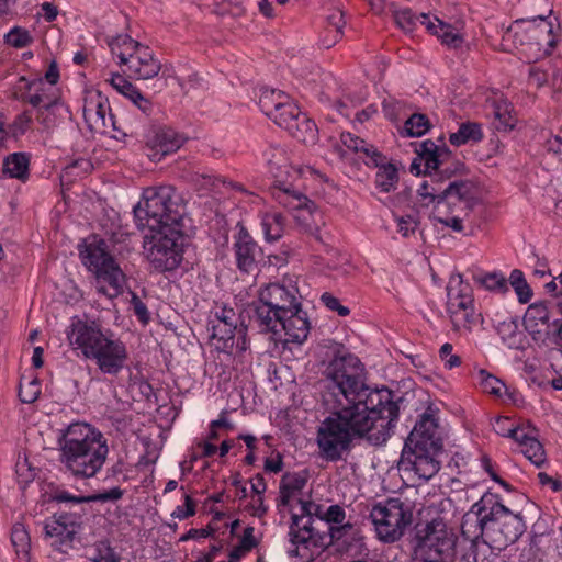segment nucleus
<instances>
[{"mask_svg":"<svg viewBox=\"0 0 562 562\" xmlns=\"http://www.w3.org/2000/svg\"><path fill=\"white\" fill-rule=\"evenodd\" d=\"M289 97L280 90L265 88L259 95V106L261 111L270 117L276 111L282 108Z\"/></svg>","mask_w":562,"mask_h":562,"instance_id":"nucleus-42","label":"nucleus"},{"mask_svg":"<svg viewBox=\"0 0 562 562\" xmlns=\"http://www.w3.org/2000/svg\"><path fill=\"white\" fill-rule=\"evenodd\" d=\"M476 383L479 384L482 392L495 397H502L507 390L505 383L502 380L488 373L484 369L477 371Z\"/></svg>","mask_w":562,"mask_h":562,"instance_id":"nucleus-45","label":"nucleus"},{"mask_svg":"<svg viewBox=\"0 0 562 562\" xmlns=\"http://www.w3.org/2000/svg\"><path fill=\"white\" fill-rule=\"evenodd\" d=\"M493 544H488L484 539L483 535L480 533V529L475 533L474 538L467 551L461 558V562H485L486 552L491 550Z\"/></svg>","mask_w":562,"mask_h":562,"instance_id":"nucleus-44","label":"nucleus"},{"mask_svg":"<svg viewBox=\"0 0 562 562\" xmlns=\"http://www.w3.org/2000/svg\"><path fill=\"white\" fill-rule=\"evenodd\" d=\"M305 480L297 475H286L280 486V496L278 506H290L294 509L293 503L296 502L297 493L304 486Z\"/></svg>","mask_w":562,"mask_h":562,"instance_id":"nucleus-37","label":"nucleus"},{"mask_svg":"<svg viewBox=\"0 0 562 562\" xmlns=\"http://www.w3.org/2000/svg\"><path fill=\"white\" fill-rule=\"evenodd\" d=\"M35 110V120L44 132H52L57 127L67 113L66 106L59 100L44 104Z\"/></svg>","mask_w":562,"mask_h":562,"instance_id":"nucleus-32","label":"nucleus"},{"mask_svg":"<svg viewBox=\"0 0 562 562\" xmlns=\"http://www.w3.org/2000/svg\"><path fill=\"white\" fill-rule=\"evenodd\" d=\"M509 283L514 288L520 303H527L532 296V291L528 285L522 271L514 269L509 276Z\"/></svg>","mask_w":562,"mask_h":562,"instance_id":"nucleus-51","label":"nucleus"},{"mask_svg":"<svg viewBox=\"0 0 562 562\" xmlns=\"http://www.w3.org/2000/svg\"><path fill=\"white\" fill-rule=\"evenodd\" d=\"M273 153H266L267 162L272 176L276 178V184L272 188L273 199L283 207L293 213V217L305 231L312 232L316 227L315 212L316 206L304 193L288 182L285 177L314 178L327 182L324 173L311 166L293 167L286 164L283 151L280 148H273Z\"/></svg>","mask_w":562,"mask_h":562,"instance_id":"nucleus-4","label":"nucleus"},{"mask_svg":"<svg viewBox=\"0 0 562 562\" xmlns=\"http://www.w3.org/2000/svg\"><path fill=\"white\" fill-rule=\"evenodd\" d=\"M66 336L71 349L94 361L102 373L116 375L125 367L128 357L125 344L103 331L95 322L72 319Z\"/></svg>","mask_w":562,"mask_h":562,"instance_id":"nucleus-5","label":"nucleus"},{"mask_svg":"<svg viewBox=\"0 0 562 562\" xmlns=\"http://www.w3.org/2000/svg\"><path fill=\"white\" fill-rule=\"evenodd\" d=\"M299 513H292L289 553L302 562L313 561L327 547V536L313 527L314 517L322 519L324 507L310 501L297 499Z\"/></svg>","mask_w":562,"mask_h":562,"instance_id":"nucleus-7","label":"nucleus"},{"mask_svg":"<svg viewBox=\"0 0 562 562\" xmlns=\"http://www.w3.org/2000/svg\"><path fill=\"white\" fill-rule=\"evenodd\" d=\"M234 249L238 268L251 272L256 268L261 249L244 227H240L235 237Z\"/></svg>","mask_w":562,"mask_h":562,"instance_id":"nucleus-24","label":"nucleus"},{"mask_svg":"<svg viewBox=\"0 0 562 562\" xmlns=\"http://www.w3.org/2000/svg\"><path fill=\"white\" fill-rule=\"evenodd\" d=\"M368 375L364 364L353 357V437L381 446L393 434L400 413L423 409L429 403L428 394L422 389L400 394L371 385Z\"/></svg>","mask_w":562,"mask_h":562,"instance_id":"nucleus-1","label":"nucleus"},{"mask_svg":"<svg viewBox=\"0 0 562 562\" xmlns=\"http://www.w3.org/2000/svg\"><path fill=\"white\" fill-rule=\"evenodd\" d=\"M11 541L18 553L26 554L30 548V537L22 525H15L12 529Z\"/></svg>","mask_w":562,"mask_h":562,"instance_id":"nucleus-54","label":"nucleus"},{"mask_svg":"<svg viewBox=\"0 0 562 562\" xmlns=\"http://www.w3.org/2000/svg\"><path fill=\"white\" fill-rule=\"evenodd\" d=\"M462 216H465L464 212H461L458 209L448 207V204L442 203V201H439L435 206L434 218L445 226L451 227L456 232H461L463 228Z\"/></svg>","mask_w":562,"mask_h":562,"instance_id":"nucleus-38","label":"nucleus"},{"mask_svg":"<svg viewBox=\"0 0 562 562\" xmlns=\"http://www.w3.org/2000/svg\"><path fill=\"white\" fill-rule=\"evenodd\" d=\"M394 19L398 27L403 31L409 33L415 30L416 22L419 19L422 21L420 15L417 18L414 15L411 9H403L394 12Z\"/></svg>","mask_w":562,"mask_h":562,"instance_id":"nucleus-55","label":"nucleus"},{"mask_svg":"<svg viewBox=\"0 0 562 562\" xmlns=\"http://www.w3.org/2000/svg\"><path fill=\"white\" fill-rule=\"evenodd\" d=\"M328 148L333 158L337 161H348L351 150V134L344 131L333 132L328 137Z\"/></svg>","mask_w":562,"mask_h":562,"instance_id":"nucleus-36","label":"nucleus"},{"mask_svg":"<svg viewBox=\"0 0 562 562\" xmlns=\"http://www.w3.org/2000/svg\"><path fill=\"white\" fill-rule=\"evenodd\" d=\"M440 452L436 450L403 448L401 464L414 471L419 479L428 481L440 469V461L437 459Z\"/></svg>","mask_w":562,"mask_h":562,"instance_id":"nucleus-20","label":"nucleus"},{"mask_svg":"<svg viewBox=\"0 0 562 562\" xmlns=\"http://www.w3.org/2000/svg\"><path fill=\"white\" fill-rule=\"evenodd\" d=\"M184 142L186 138L175 130L159 128L148 143L151 150L148 156L151 160H160L164 156L177 151Z\"/></svg>","mask_w":562,"mask_h":562,"instance_id":"nucleus-26","label":"nucleus"},{"mask_svg":"<svg viewBox=\"0 0 562 562\" xmlns=\"http://www.w3.org/2000/svg\"><path fill=\"white\" fill-rule=\"evenodd\" d=\"M479 202V188L472 181H453L443 188L442 203L464 212V215H469Z\"/></svg>","mask_w":562,"mask_h":562,"instance_id":"nucleus-21","label":"nucleus"},{"mask_svg":"<svg viewBox=\"0 0 562 562\" xmlns=\"http://www.w3.org/2000/svg\"><path fill=\"white\" fill-rule=\"evenodd\" d=\"M416 153L417 157L411 165L412 172L427 175L434 170L449 171L451 151L445 144L439 146L427 139L418 145Z\"/></svg>","mask_w":562,"mask_h":562,"instance_id":"nucleus-17","label":"nucleus"},{"mask_svg":"<svg viewBox=\"0 0 562 562\" xmlns=\"http://www.w3.org/2000/svg\"><path fill=\"white\" fill-rule=\"evenodd\" d=\"M290 133L299 142L314 143L317 138V126L312 120L301 114L299 121L294 124L293 131H290Z\"/></svg>","mask_w":562,"mask_h":562,"instance_id":"nucleus-47","label":"nucleus"},{"mask_svg":"<svg viewBox=\"0 0 562 562\" xmlns=\"http://www.w3.org/2000/svg\"><path fill=\"white\" fill-rule=\"evenodd\" d=\"M483 137L481 125L477 123L467 122L459 126L458 132L452 133L449 140L454 146H460L469 140L477 142Z\"/></svg>","mask_w":562,"mask_h":562,"instance_id":"nucleus-46","label":"nucleus"},{"mask_svg":"<svg viewBox=\"0 0 562 562\" xmlns=\"http://www.w3.org/2000/svg\"><path fill=\"white\" fill-rule=\"evenodd\" d=\"M447 291V311L449 316L457 314L461 310L475 308L472 289L470 284L464 283L460 277L458 280L453 279L449 282Z\"/></svg>","mask_w":562,"mask_h":562,"instance_id":"nucleus-28","label":"nucleus"},{"mask_svg":"<svg viewBox=\"0 0 562 562\" xmlns=\"http://www.w3.org/2000/svg\"><path fill=\"white\" fill-rule=\"evenodd\" d=\"M404 448L442 450L443 443L439 432L438 417L436 416V411L430 405H427L426 411L416 422L405 440Z\"/></svg>","mask_w":562,"mask_h":562,"instance_id":"nucleus-16","label":"nucleus"},{"mask_svg":"<svg viewBox=\"0 0 562 562\" xmlns=\"http://www.w3.org/2000/svg\"><path fill=\"white\" fill-rule=\"evenodd\" d=\"M325 376L335 404L334 412L318 429L317 443L327 459L337 460L351 441V353L348 347H334Z\"/></svg>","mask_w":562,"mask_h":562,"instance_id":"nucleus-2","label":"nucleus"},{"mask_svg":"<svg viewBox=\"0 0 562 562\" xmlns=\"http://www.w3.org/2000/svg\"><path fill=\"white\" fill-rule=\"evenodd\" d=\"M353 154L356 155L353 165H358L361 160L369 168H375L387 160L375 146L359 137H353Z\"/></svg>","mask_w":562,"mask_h":562,"instance_id":"nucleus-34","label":"nucleus"},{"mask_svg":"<svg viewBox=\"0 0 562 562\" xmlns=\"http://www.w3.org/2000/svg\"><path fill=\"white\" fill-rule=\"evenodd\" d=\"M195 514V503L190 495H184V504L177 506L171 516L179 520L187 519Z\"/></svg>","mask_w":562,"mask_h":562,"instance_id":"nucleus-60","label":"nucleus"},{"mask_svg":"<svg viewBox=\"0 0 562 562\" xmlns=\"http://www.w3.org/2000/svg\"><path fill=\"white\" fill-rule=\"evenodd\" d=\"M258 216L262 234L268 243L277 241L284 235L286 221L282 213L269 209L260 211Z\"/></svg>","mask_w":562,"mask_h":562,"instance_id":"nucleus-31","label":"nucleus"},{"mask_svg":"<svg viewBox=\"0 0 562 562\" xmlns=\"http://www.w3.org/2000/svg\"><path fill=\"white\" fill-rule=\"evenodd\" d=\"M340 88H341L340 83L336 80V78H334L331 76H327L326 82H325V89L322 92V100L328 102L330 105H333L336 109V111L340 115H342L344 117L347 119L349 115V109H348L347 104H345L340 100V94H339Z\"/></svg>","mask_w":562,"mask_h":562,"instance_id":"nucleus-40","label":"nucleus"},{"mask_svg":"<svg viewBox=\"0 0 562 562\" xmlns=\"http://www.w3.org/2000/svg\"><path fill=\"white\" fill-rule=\"evenodd\" d=\"M472 522H475L480 533H485L497 550L516 542L526 530L521 515L512 513L495 501L493 495H484L463 516V533L469 531Z\"/></svg>","mask_w":562,"mask_h":562,"instance_id":"nucleus-6","label":"nucleus"},{"mask_svg":"<svg viewBox=\"0 0 562 562\" xmlns=\"http://www.w3.org/2000/svg\"><path fill=\"white\" fill-rule=\"evenodd\" d=\"M535 429L530 426L528 427H514L510 430V438L514 439L517 443H519L520 449L526 445L529 440L536 438L533 436Z\"/></svg>","mask_w":562,"mask_h":562,"instance_id":"nucleus-64","label":"nucleus"},{"mask_svg":"<svg viewBox=\"0 0 562 562\" xmlns=\"http://www.w3.org/2000/svg\"><path fill=\"white\" fill-rule=\"evenodd\" d=\"M83 116L90 127L99 133L108 134L115 130V121L106 102L90 101L83 109Z\"/></svg>","mask_w":562,"mask_h":562,"instance_id":"nucleus-27","label":"nucleus"},{"mask_svg":"<svg viewBox=\"0 0 562 562\" xmlns=\"http://www.w3.org/2000/svg\"><path fill=\"white\" fill-rule=\"evenodd\" d=\"M78 526L69 515L54 516L45 520L44 531L46 538L53 539L52 546L59 550L70 547Z\"/></svg>","mask_w":562,"mask_h":562,"instance_id":"nucleus-22","label":"nucleus"},{"mask_svg":"<svg viewBox=\"0 0 562 562\" xmlns=\"http://www.w3.org/2000/svg\"><path fill=\"white\" fill-rule=\"evenodd\" d=\"M4 41L12 47L23 48L31 44L32 36L27 30L14 26L4 35Z\"/></svg>","mask_w":562,"mask_h":562,"instance_id":"nucleus-53","label":"nucleus"},{"mask_svg":"<svg viewBox=\"0 0 562 562\" xmlns=\"http://www.w3.org/2000/svg\"><path fill=\"white\" fill-rule=\"evenodd\" d=\"M493 114L495 117V127L498 131H510L515 126L516 120L509 111V104L506 101H497L493 105Z\"/></svg>","mask_w":562,"mask_h":562,"instance_id":"nucleus-49","label":"nucleus"},{"mask_svg":"<svg viewBox=\"0 0 562 562\" xmlns=\"http://www.w3.org/2000/svg\"><path fill=\"white\" fill-rule=\"evenodd\" d=\"M300 115L301 112L299 108L288 98L286 102H283L282 108L280 106L279 111H276L270 119L280 127L290 132L293 131L294 124L299 121Z\"/></svg>","mask_w":562,"mask_h":562,"instance_id":"nucleus-43","label":"nucleus"},{"mask_svg":"<svg viewBox=\"0 0 562 562\" xmlns=\"http://www.w3.org/2000/svg\"><path fill=\"white\" fill-rule=\"evenodd\" d=\"M59 463L64 473L77 480L94 477L109 454L108 440L86 423H72L58 439Z\"/></svg>","mask_w":562,"mask_h":562,"instance_id":"nucleus-3","label":"nucleus"},{"mask_svg":"<svg viewBox=\"0 0 562 562\" xmlns=\"http://www.w3.org/2000/svg\"><path fill=\"white\" fill-rule=\"evenodd\" d=\"M452 345L446 342L439 350L440 358L445 361V367L448 369H453L461 364V358L458 355H452Z\"/></svg>","mask_w":562,"mask_h":562,"instance_id":"nucleus-63","label":"nucleus"},{"mask_svg":"<svg viewBox=\"0 0 562 562\" xmlns=\"http://www.w3.org/2000/svg\"><path fill=\"white\" fill-rule=\"evenodd\" d=\"M549 311L542 303L531 304L524 316V325L530 333H540V325H548Z\"/></svg>","mask_w":562,"mask_h":562,"instance_id":"nucleus-41","label":"nucleus"},{"mask_svg":"<svg viewBox=\"0 0 562 562\" xmlns=\"http://www.w3.org/2000/svg\"><path fill=\"white\" fill-rule=\"evenodd\" d=\"M33 114L30 111H24L19 114L11 125V130L14 136L25 134L32 126Z\"/></svg>","mask_w":562,"mask_h":562,"instance_id":"nucleus-59","label":"nucleus"},{"mask_svg":"<svg viewBox=\"0 0 562 562\" xmlns=\"http://www.w3.org/2000/svg\"><path fill=\"white\" fill-rule=\"evenodd\" d=\"M278 326H281L284 330V344L301 345L306 340L310 331V323L301 305L293 308L289 314L282 315Z\"/></svg>","mask_w":562,"mask_h":562,"instance_id":"nucleus-25","label":"nucleus"},{"mask_svg":"<svg viewBox=\"0 0 562 562\" xmlns=\"http://www.w3.org/2000/svg\"><path fill=\"white\" fill-rule=\"evenodd\" d=\"M122 95L126 97L143 113L149 114L151 111V102L145 98L140 91L134 87L124 76L112 74L106 80Z\"/></svg>","mask_w":562,"mask_h":562,"instance_id":"nucleus-30","label":"nucleus"},{"mask_svg":"<svg viewBox=\"0 0 562 562\" xmlns=\"http://www.w3.org/2000/svg\"><path fill=\"white\" fill-rule=\"evenodd\" d=\"M321 301L328 310L337 312L340 316H347L350 313L347 306L341 305L339 300L328 292L322 294Z\"/></svg>","mask_w":562,"mask_h":562,"instance_id":"nucleus-62","label":"nucleus"},{"mask_svg":"<svg viewBox=\"0 0 562 562\" xmlns=\"http://www.w3.org/2000/svg\"><path fill=\"white\" fill-rule=\"evenodd\" d=\"M146 236L144 249L151 267L160 272L172 271L182 260V235L177 227L150 231Z\"/></svg>","mask_w":562,"mask_h":562,"instance_id":"nucleus-14","label":"nucleus"},{"mask_svg":"<svg viewBox=\"0 0 562 562\" xmlns=\"http://www.w3.org/2000/svg\"><path fill=\"white\" fill-rule=\"evenodd\" d=\"M111 53L125 66L124 72L131 78L146 80L154 78L160 70V63L154 57L151 49L134 41L128 35H119L109 43Z\"/></svg>","mask_w":562,"mask_h":562,"instance_id":"nucleus-12","label":"nucleus"},{"mask_svg":"<svg viewBox=\"0 0 562 562\" xmlns=\"http://www.w3.org/2000/svg\"><path fill=\"white\" fill-rule=\"evenodd\" d=\"M212 324V338L217 341L216 348L231 351L234 346V336L239 324V315L234 308L226 305H216Z\"/></svg>","mask_w":562,"mask_h":562,"instance_id":"nucleus-19","label":"nucleus"},{"mask_svg":"<svg viewBox=\"0 0 562 562\" xmlns=\"http://www.w3.org/2000/svg\"><path fill=\"white\" fill-rule=\"evenodd\" d=\"M481 283L491 291L505 293L508 291L507 280L499 273H488L482 278Z\"/></svg>","mask_w":562,"mask_h":562,"instance_id":"nucleus-56","label":"nucleus"},{"mask_svg":"<svg viewBox=\"0 0 562 562\" xmlns=\"http://www.w3.org/2000/svg\"><path fill=\"white\" fill-rule=\"evenodd\" d=\"M345 518V510L339 505H331L321 519L329 525L327 546H333L339 553H347L351 546V524L344 522Z\"/></svg>","mask_w":562,"mask_h":562,"instance_id":"nucleus-18","label":"nucleus"},{"mask_svg":"<svg viewBox=\"0 0 562 562\" xmlns=\"http://www.w3.org/2000/svg\"><path fill=\"white\" fill-rule=\"evenodd\" d=\"M370 517L375 527L378 538L392 543L401 539L406 528L413 522V509L409 503L400 498H389L376 504Z\"/></svg>","mask_w":562,"mask_h":562,"instance_id":"nucleus-13","label":"nucleus"},{"mask_svg":"<svg viewBox=\"0 0 562 562\" xmlns=\"http://www.w3.org/2000/svg\"><path fill=\"white\" fill-rule=\"evenodd\" d=\"M552 30V25L543 16L533 20H516L503 34L502 47L506 52H512L519 48L540 47L544 43L553 46Z\"/></svg>","mask_w":562,"mask_h":562,"instance_id":"nucleus-15","label":"nucleus"},{"mask_svg":"<svg viewBox=\"0 0 562 562\" xmlns=\"http://www.w3.org/2000/svg\"><path fill=\"white\" fill-rule=\"evenodd\" d=\"M450 319L454 330L465 329L467 331H471L473 327L482 323L481 314L476 313L475 308L461 310L450 316Z\"/></svg>","mask_w":562,"mask_h":562,"instance_id":"nucleus-48","label":"nucleus"},{"mask_svg":"<svg viewBox=\"0 0 562 562\" xmlns=\"http://www.w3.org/2000/svg\"><path fill=\"white\" fill-rule=\"evenodd\" d=\"M422 24L426 26L427 31L436 35L443 45L449 48H459L464 40L461 34L453 31L452 25L441 21L437 16L430 18L429 14L422 13Z\"/></svg>","mask_w":562,"mask_h":562,"instance_id":"nucleus-29","label":"nucleus"},{"mask_svg":"<svg viewBox=\"0 0 562 562\" xmlns=\"http://www.w3.org/2000/svg\"><path fill=\"white\" fill-rule=\"evenodd\" d=\"M2 172L5 177L25 182L30 176V157L25 153H13L3 160Z\"/></svg>","mask_w":562,"mask_h":562,"instance_id":"nucleus-33","label":"nucleus"},{"mask_svg":"<svg viewBox=\"0 0 562 562\" xmlns=\"http://www.w3.org/2000/svg\"><path fill=\"white\" fill-rule=\"evenodd\" d=\"M378 172L375 175V186L382 192H391L395 190L398 182V170L397 167L389 161H383L376 167Z\"/></svg>","mask_w":562,"mask_h":562,"instance_id":"nucleus-39","label":"nucleus"},{"mask_svg":"<svg viewBox=\"0 0 562 562\" xmlns=\"http://www.w3.org/2000/svg\"><path fill=\"white\" fill-rule=\"evenodd\" d=\"M21 100L30 103L33 108H40L58 99L54 87L48 86L42 77L27 79L20 78Z\"/></svg>","mask_w":562,"mask_h":562,"instance_id":"nucleus-23","label":"nucleus"},{"mask_svg":"<svg viewBox=\"0 0 562 562\" xmlns=\"http://www.w3.org/2000/svg\"><path fill=\"white\" fill-rule=\"evenodd\" d=\"M426 176L428 179L425 180L418 189L419 195L423 198H430L432 202L437 200V203L442 201L443 188H441V183L443 182V179H449L451 177V171L434 170Z\"/></svg>","mask_w":562,"mask_h":562,"instance_id":"nucleus-35","label":"nucleus"},{"mask_svg":"<svg viewBox=\"0 0 562 562\" xmlns=\"http://www.w3.org/2000/svg\"><path fill=\"white\" fill-rule=\"evenodd\" d=\"M429 127L430 122L428 117L425 114L415 113L406 120L404 131L406 136L420 137Z\"/></svg>","mask_w":562,"mask_h":562,"instance_id":"nucleus-50","label":"nucleus"},{"mask_svg":"<svg viewBox=\"0 0 562 562\" xmlns=\"http://www.w3.org/2000/svg\"><path fill=\"white\" fill-rule=\"evenodd\" d=\"M457 537L442 520L434 519L417 529L412 540V557L416 562H446L454 552Z\"/></svg>","mask_w":562,"mask_h":562,"instance_id":"nucleus-11","label":"nucleus"},{"mask_svg":"<svg viewBox=\"0 0 562 562\" xmlns=\"http://www.w3.org/2000/svg\"><path fill=\"white\" fill-rule=\"evenodd\" d=\"M300 305L294 285L270 283L260 290L254 303L252 319L261 330L277 333L280 317Z\"/></svg>","mask_w":562,"mask_h":562,"instance_id":"nucleus-10","label":"nucleus"},{"mask_svg":"<svg viewBox=\"0 0 562 562\" xmlns=\"http://www.w3.org/2000/svg\"><path fill=\"white\" fill-rule=\"evenodd\" d=\"M130 294V308L133 311L134 315L138 318L140 323L147 324L150 319V313L146 304L137 296L136 293L131 292Z\"/></svg>","mask_w":562,"mask_h":562,"instance_id":"nucleus-58","label":"nucleus"},{"mask_svg":"<svg viewBox=\"0 0 562 562\" xmlns=\"http://www.w3.org/2000/svg\"><path fill=\"white\" fill-rule=\"evenodd\" d=\"M91 562H120V559L108 544L99 543Z\"/></svg>","mask_w":562,"mask_h":562,"instance_id":"nucleus-61","label":"nucleus"},{"mask_svg":"<svg viewBox=\"0 0 562 562\" xmlns=\"http://www.w3.org/2000/svg\"><path fill=\"white\" fill-rule=\"evenodd\" d=\"M85 267L97 279V291L109 299L117 297L126 285V277L115 259L109 254L106 243L92 237L79 249Z\"/></svg>","mask_w":562,"mask_h":562,"instance_id":"nucleus-8","label":"nucleus"},{"mask_svg":"<svg viewBox=\"0 0 562 562\" xmlns=\"http://www.w3.org/2000/svg\"><path fill=\"white\" fill-rule=\"evenodd\" d=\"M134 216L140 229L178 228L180 215L175 201V189L169 186L145 189L142 201L134 207Z\"/></svg>","mask_w":562,"mask_h":562,"instance_id":"nucleus-9","label":"nucleus"},{"mask_svg":"<svg viewBox=\"0 0 562 562\" xmlns=\"http://www.w3.org/2000/svg\"><path fill=\"white\" fill-rule=\"evenodd\" d=\"M397 232L402 237L408 238L418 228V221L414 215L396 216Z\"/></svg>","mask_w":562,"mask_h":562,"instance_id":"nucleus-57","label":"nucleus"},{"mask_svg":"<svg viewBox=\"0 0 562 562\" xmlns=\"http://www.w3.org/2000/svg\"><path fill=\"white\" fill-rule=\"evenodd\" d=\"M521 453L536 467H541L546 461V452L537 438L529 440L520 449Z\"/></svg>","mask_w":562,"mask_h":562,"instance_id":"nucleus-52","label":"nucleus"}]
</instances>
